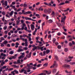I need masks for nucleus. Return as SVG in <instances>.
Masks as SVG:
<instances>
[{"mask_svg":"<svg viewBox=\"0 0 75 75\" xmlns=\"http://www.w3.org/2000/svg\"><path fill=\"white\" fill-rule=\"evenodd\" d=\"M43 56H45L46 55V52L45 51L43 52Z\"/></svg>","mask_w":75,"mask_h":75,"instance_id":"nucleus-30","label":"nucleus"},{"mask_svg":"<svg viewBox=\"0 0 75 75\" xmlns=\"http://www.w3.org/2000/svg\"><path fill=\"white\" fill-rule=\"evenodd\" d=\"M1 47H4V44H3V43H1Z\"/></svg>","mask_w":75,"mask_h":75,"instance_id":"nucleus-61","label":"nucleus"},{"mask_svg":"<svg viewBox=\"0 0 75 75\" xmlns=\"http://www.w3.org/2000/svg\"><path fill=\"white\" fill-rule=\"evenodd\" d=\"M37 28H35V30L33 33V35H35V33L37 32Z\"/></svg>","mask_w":75,"mask_h":75,"instance_id":"nucleus-16","label":"nucleus"},{"mask_svg":"<svg viewBox=\"0 0 75 75\" xmlns=\"http://www.w3.org/2000/svg\"><path fill=\"white\" fill-rule=\"evenodd\" d=\"M51 16H52V17H54V16H55V13L54 11H52V12L51 14Z\"/></svg>","mask_w":75,"mask_h":75,"instance_id":"nucleus-15","label":"nucleus"},{"mask_svg":"<svg viewBox=\"0 0 75 75\" xmlns=\"http://www.w3.org/2000/svg\"><path fill=\"white\" fill-rule=\"evenodd\" d=\"M70 65H74V64H75V63L74 62H70Z\"/></svg>","mask_w":75,"mask_h":75,"instance_id":"nucleus-39","label":"nucleus"},{"mask_svg":"<svg viewBox=\"0 0 75 75\" xmlns=\"http://www.w3.org/2000/svg\"><path fill=\"white\" fill-rule=\"evenodd\" d=\"M4 44L5 45H6V44H7L8 43V42L7 40H5L3 42Z\"/></svg>","mask_w":75,"mask_h":75,"instance_id":"nucleus-21","label":"nucleus"},{"mask_svg":"<svg viewBox=\"0 0 75 75\" xmlns=\"http://www.w3.org/2000/svg\"><path fill=\"white\" fill-rule=\"evenodd\" d=\"M56 71H57V69H54L53 70L52 73H53V74H55V73H56Z\"/></svg>","mask_w":75,"mask_h":75,"instance_id":"nucleus-23","label":"nucleus"},{"mask_svg":"<svg viewBox=\"0 0 75 75\" xmlns=\"http://www.w3.org/2000/svg\"><path fill=\"white\" fill-rule=\"evenodd\" d=\"M72 36L70 35H68L67 36V38H70L69 39V41H71L72 40H73V39L72 38Z\"/></svg>","mask_w":75,"mask_h":75,"instance_id":"nucleus-9","label":"nucleus"},{"mask_svg":"<svg viewBox=\"0 0 75 75\" xmlns=\"http://www.w3.org/2000/svg\"><path fill=\"white\" fill-rule=\"evenodd\" d=\"M7 4H8V2L7 1H5L4 3H3L2 4V5L3 6H4L5 5V6H7Z\"/></svg>","mask_w":75,"mask_h":75,"instance_id":"nucleus-12","label":"nucleus"},{"mask_svg":"<svg viewBox=\"0 0 75 75\" xmlns=\"http://www.w3.org/2000/svg\"><path fill=\"white\" fill-rule=\"evenodd\" d=\"M56 41V39L55 38H54L52 40V42H53V43H54Z\"/></svg>","mask_w":75,"mask_h":75,"instance_id":"nucleus-35","label":"nucleus"},{"mask_svg":"<svg viewBox=\"0 0 75 75\" xmlns=\"http://www.w3.org/2000/svg\"><path fill=\"white\" fill-rule=\"evenodd\" d=\"M68 51V48H66L64 49L65 52H67Z\"/></svg>","mask_w":75,"mask_h":75,"instance_id":"nucleus-53","label":"nucleus"},{"mask_svg":"<svg viewBox=\"0 0 75 75\" xmlns=\"http://www.w3.org/2000/svg\"><path fill=\"white\" fill-rule=\"evenodd\" d=\"M24 72V74H27V70H25L24 69H22L21 71H20V73H22Z\"/></svg>","mask_w":75,"mask_h":75,"instance_id":"nucleus-6","label":"nucleus"},{"mask_svg":"<svg viewBox=\"0 0 75 75\" xmlns=\"http://www.w3.org/2000/svg\"><path fill=\"white\" fill-rule=\"evenodd\" d=\"M57 48L58 49H61V45H58L57 46Z\"/></svg>","mask_w":75,"mask_h":75,"instance_id":"nucleus-43","label":"nucleus"},{"mask_svg":"<svg viewBox=\"0 0 75 75\" xmlns=\"http://www.w3.org/2000/svg\"><path fill=\"white\" fill-rule=\"evenodd\" d=\"M30 27L31 30H32V31H33V30H34V28H35V26L34 25L31 24L30 25Z\"/></svg>","mask_w":75,"mask_h":75,"instance_id":"nucleus-11","label":"nucleus"},{"mask_svg":"<svg viewBox=\"0 0 75 75\" xmlns=\"http://www.w3.org/2000/svg\"><path fill=\"white\" fill-rule=\"evenodd\" d=\"M48 66V63H46L44 64V67H46Z\"/></svg>","mask_w":75,"mask_h":75,"instance_id":"nucleus-31","label":"nucleus"},{"mask_svg":"<svg viewBox=\"0 0 75 75\" xmlns=\"http://www.w3.org/2000/svg\"><path fill=\"white\" fill-rule=\"evenodd\" d=\"M63 67H64V68H67L68 69L71 68V67L70 66V65L67 64H64L63 66Z\"/></svg>","mask_w":75,"mask_h":75,"instance_id":"nucleus-7","label":"nucleus"},{"mask_svg":"<svg viewBox=\"0 0 75 75\" xmlns=\"http://www.w3.org/2000/svg\"><path fill=\"white\" fill-rule=\"evenodd\" d=\"M24 51V50L23 49H22L19 48L18 50L17 51L18 52H22Z\"/></svg>","mask_w":75,"mask_h":75,"instance_id":"nucleus-14","label":"nucleus"},{"mask_svg":"<svg viewBox=\"0 0 75 75\" xmlns=\"http://www.w3.org/2000/svg\"><path fill=\"white\" fill-rule=\"evenodd\" d=\"M25 47H27V46H28V44H28V42H25Z\"/></svg>","mask_w":75,"mask_h":75,"instance_id":"nucleus-50","label":"nucleus"},{"mask_svg":"<svg viewBox=\"0 0 75 75\" xmlns=\"http://www.w3.org/2000/svg\"><path fill=\"white\" fill-rule=\"evenodd\" d=\"M57 35L60 36L61 35V33H60V32H58L57 34Z\"/></svg>","mask_w":75,"mask_h":75,"instance_id":"nucleus-58","label":"nucleus"},{"mask_svg":"<svg viewBox=\"0 0 75 75\" xmlns=\"http://www.w3.org/2000/svg\"><path fill=\"white\" fill-rule=\"evenodd\" d=\"M51 11H52V9L51 8H50L47 9V13L48 14H50L51 13Z\"/></svg>","mask_w":75,"mask_h":75,"instance_id":"nucleus-10","label":"nucleus"},{"mask_svg":"<svg viewBox=\"0 0 75 75\" xmlns=\"http://www.w3.org/2000/svg\"><path fill=\"white\" fill-rule=\"evenodd\" d=\"M69 47H71L72 45V44L71 42H69Z\"/></svg>","mask_w":75,"mask_h":75,"instance_id":"nucleus-44","label":"nucleus"},{"mask_svg":"<svg viewBox=\"0 0 75 75\" xmlns=\"http://www.w3.org/2000/svg\"><path fill=\"white\" fill-rule=\"evenodd\" d=\"M25 18L26 20H31V18H28V17H25Z\"/></svg>","mask_w":75,"mask_h":75,"instance_id":"nucleus-17","label":"nucleus"},{"mask_svg":"<svg viewBox=\"0 0 75 75\" xmlns=\"http://www.w3.org/2000/svg\"><path fill=\"white\" fill-rule=\"evenodd\" d=\"M27 37V38H28V37H29V36H27L25 34L23 35V37Z\"/></svg>","mask_w":75,"mask_h":75,"instance_id":"nucleus-32","label":"nucleus"},{"mask_svg":"<svg viewBox=\"0 0 75 75\" xmlns=\"http://www.w3.org/2000/svg\"><path fill=\"white\" fill-rule=\"evenodd\" d=\"M21 11V8H19L16 11H17V12H18V11Z\"/></svg>","mask_w":75,"mask_h":75,"instance_id":"nucleus-60","label":"nucleus"},{"mask_svg":"<svg viewBox=\"0 0 75 75\" xmlns=\"http://www.w3.org/2000/svg\"><path fill=\"white\" fill-rule=\"evenodd\" d=\"M64 4H65L64 3H62L59 4L60 6H62V5H64Z\"/></svg>","mask_w":75,"mask_h":75,"instance_id":"nucleus-55","label":"nucleus"},{"mask_svg":"<svg viewBox=\"0 0 75 75\" xmlns=\"http://www.w3.org/2000/svg\"><path fill=\"white\" fill-rule=\"evenodd\" d=\"M14 53V52L13 51H10L9 52L10 54H13Z\"/></svg>","mask_w":75,"mask_h":75,"instance_id":"nucleus-34","label":"nucleus"},{"mask_svg":"<svg viewBox=\"0 0 75 75\" xmlns=\"http://www.w3.org/2000/svg\"><path fill=\"white\" fill-rule=\"evenodd\" d=\"M4 25H6L8 23L7 21V20H5V21H4Z\"/></svg>","mask_w":75,"mask_h":75,"instance_id":"nucleus-22","label":"nucleus"},{"mask_svg":"<svg viewBox=\"0 0 75 75\" xmlns=\"http://www.w3.org/2000/svg\"><path fill=\"white\" fill-rule=\"evenodd\" d=\"M54 57L55 59H56V60H58V56H55Z\"/></svg>","mask_w":75,"mask_h":75,"instance_id":"nucleus-45","label":"nucleus"},{"mask_svg":"<svg viewBox=\"0 0 75 75\" xmlns=\"http://www.w3.org/2000/svg\"><path fill=\"white\" fill-rule=\"evenodd\" d=\"M70 3V2L68 1L67 0L66 1H65V3H66V4H67L68 3Z\"/></svg>","mask_w":75,"mask_h":75,"instance_id":"nucleus-49","label":"nucleus"},{"mask_svg":"<svg viewBox=\"0 0 75 75\" xmlns=\"http://www.w3.org/2000/svg\"><path fill=\"white\" fill-rule=\"evenodd\" d=\"M50 50H47L46 51V53L47 54H48L49 53H50Z\"/></svg>","mask_w":75,"mask_h":75,"instance_id":"nucleus-25","label":"nucleus"},{"mask_svg":"<svg viewBox=\"0 0 75 75\" xmlns=\"http://www.w3.org/2000/svg\"><path fill=\"white\" fill-rule=\"evenodd\" d=\"M39 55H40V56H42V57H43V54H42V52H41L40 53Z\"/></svg>","mask_w":75,"mask_h":75,"instance_id":"nucleus-51","label":"nucleus"},{"mask_svg":"<svg viewBox=\"0 0 75 75\" xmlns=\"http://www.w3.org/2000/svg\"><path fill=\"white\" fill-rule=\"evenodd\" d=\"M24 53H23L22 54V55H21V56L23 57V58H24V57H25V56H24Z\"/></svg>","mask_w":75,"mask_h":75,"instance_id":"nucleus-52","label":"nucleus"},{"mask_svg":"<svg viewBox=\"0 0 75 75\" xmlns=\"http://www.w3.org/2000/svg\"><path fill=\"white\" fill-rule=\"evenodd\" d=\"M42 8V7H40L38 9V10H39V11H43V10H44V9H43V8Z\"/></svg>","mask_w":75,"mask_h":75,"instance_id":"nucleus-19","label":"nucleus"},{"mask_svg":"<svg viewBox=\"0 0 75 75\" xmlns=\"http://www.w3.org/2000/svg\"><path fill=\"white\" fill-rule=\"evenodd\" d=\"M2 14L4 16H5V14H6V13H5L4 12V11H3L2 12Z\"/></svg>","mask_w":75,"mask_h":75,"instance_id":"nucleus-46","label":"nucleus"},{"mask_svg":"<svg viewBox=\"0 0 75 75\" xmlns=\"http://www.w3.org/2000/svg\"><path fill=\"white\" fill-rule=\"evenodd\" d=\"M28 68H27V69H32V67L33 66V64L32 63H30L29 64H28L27 65Z\"/></svg>","mask_w":75,"mask_h":75,"instance_id":"nucleus-5","label":"nucleus"},{"mask_svg":"<svg viewBox=\"0 0 75 75\" xmlns=\"http://www.w3.org/2000/svg\"><path fill=\"white\" fill-rule=\"evenodd\" d=\"M27 4H24L23 5V7L24 8H25V7H27Z\"/></svg>","mask_w":75,"mask_h":75,"instance_id":"nucleus-41","label":"nucleus"},{"mask_svg":"<svg viewBox=\"0 0 75 75\" xmlns=\"http://www.w3.org/2000/svg\"><path fill=\"white\" fill-rule=\"evenodd\" d=\"M14 13V11H12L10 13H9V16H13V14Z\"/></svg>","mask_w":75,"mask_h":75,"instance_id":"nucleus-18","label":"nucleus"},{"mask_svg":"<svg viewBox=\"0 0 75 75\" xmlns=\"http://www.w3.org/2000/svg\"><path fill=\"white\" fill-rule=\"evenodd\" d=\"M38 75H46V74H45V73H41L40 74Z\"/></svg>","mask_w":75,"mask_h":75,"instance_id":"nucleus-27","label":"nucleus"},{"mask_svg":"<svg viewBox=\"0 0 75 75\" xmlns=\"http://www.w3.org/2000/svg\"><path fill=\"white\" fill-rule=\"evenodd\" d=\"M1 56H4V57H6V54H3V53H2L1 54Z\"/></svg>","mask_w":75,"mask_h":75,"instance_id":"nucleus-26","label":"nucleus"},{"mask_svg":"<svg viewBox=\"0 0 75 75\" xmlns=\"http://www.w3.org/2000/svg\"><path fill=\"white\" fill-rule=\"evenodd\" d=\"M12 59H15V58H16V57L14 56H13L12 57Z\"/></svg>","mask_w":75,"mask_h":75,"instance_id":"nucleus-64","label":"nucleus"},{"mask_svg":"<svg viewBox=\"0 0 75 75\" xmlns=\"http://www.w3.org/2000/svg\"><path fill=\"white\" fill-rule=\"evenodd\" d=\"M7 26L6 25H5L4 27L3 28V29L4 30H6L7 29Z\"/></svg>","mask_w":75,"mask_h":75,"instance_id":"nucleus-24","label":"nucleus"},{"mask_svg":"<svg viewBox=\"0 0 75 75\" xmlns=\"http://www.w3.org/2000/svg\"><path fill=\"white\" fill-rule=\"evenodd\" d=\"M18 58H19V59H22V58H23V57L21 55L18 57Z\"/></svg>","mask_w":75,"mask_h":75,"instance_id":"nucleus-42","label":"nucleus"},{"mask_svg":"<svg viewBox=\"0 0 75 75\" xmlns=\"http://www.w3.org/2000/svg\"><path fill=\"white\" fill-rule=\"evenodd\" d=\"M40 4V3L38 2L36 4V6H38V5H39V4Z\"/></svg>","mask_w":75,"mask_h":75,"instance_id":"nucleus-62","label":"nucleus"},{"mask_svg":"<svg viewBox=\"0 0 75 75\" xmlns=\"http://www.w3.org/2000/svg\"><path fill=\"white\" fill-rule=\"evenodd\" d=\"M66 18L67 17L66 16H65L64 18H63V17H62L61 22V23H63V30L65 29V26H64V25H65V18Z\"/></svg>","mask_w":75,"mask_h":75,"instance_id":"nucleus-1","label":"nucleus"},{"mask_svg":"<svg viewBox=\"0 0 75 75\" xmlns=\"http://www.w3.org/2000/svg\"><path fill=\"white\" fill-rule=\"evenodd\" d=\"M57 65H58V64L57 63V62L54 61L53 65L50 67V68H57Z\"/></svg>","mask_w":75,"mask_h":75,"instance_id":"nucleus-4","label":"nucleus"},{"mask_svg":"<svg viewBox=\"0 0 75 75\" xmlns=\"http://www.w3.org/2000/svg\"><path fill=\"white\" fill-rule=\"evenodd\" d=\"M17 63H18V64H20V59H19L17 60Z\"/></svg>","mask_w":75,"mask_h":75,"instance_id":"nucleus-40","label":"nucleus"},{"mask_svg":"<svg viewBox=\"0 0 75 75\" xmlns=\"http://www.w3.org/2000/svg\"><path fill=\"white\" fill-rule=\"evenodd\" d=\"M14 19L15 20H17V16L15 15H14Z\"/></svg>","mask_w":75,"mask_h":75,"instance_id":"nucleus-37","label":"nucleus"},{"mask_svg":"<svg viewBox=\"0 0 75 75\" xmlns=\"http://www.w3.org/2000/svg\"><path fill=\"white\" fill-rule=\"evenodd\" d=\"M44 72H46V73L47 74V75H50L51 73V71L50 73H49L48 71H45Z\"/></svg>","mask_w":75,"mask_h":75,"instance_id":"nucleus-20","label":"nucleus"},{"mask_svg":"<svg viewBox=\"0 0 75 75\" xmlns=\"http://www.w3.org/2000/svg\"><path fill=\"white\" fill-rule=\"evenodd\" d=\"M7 68V66H4L2 67V69H5Z\"/></svg>","mask_w":75,"mask_h":75,"instance_id":"nucleus-48","label":"nucleus"},{"mask_svg":"<svg viewBox=\"0 0 75 75\" xmlns=\"http://www.w3.org/2000/svg\"><path fill=\"white\" fill-rule=\"evenodd\" d=\"M43 47H42L40 48V50L41 51H42L44 50V49H43Z\"/></svg>","mask_w":75,"mask_h":75,"instance_id":"nucleus-63","label":"nucleus"},{"mask_svg":"<svg viewBox=\"0 0 75 75\" xmlns=\"http://www.w3.org/2000/svg\"><path fill=\"white\" fill-rule=\"evenodd\" d=\"M23 49L25 50H28V47H25L23 48Z\"/></svg>","mask_w":75,"mask_h":75,"instance_id":"nucleus-54","label":"nucleus"},{"mask_svg":"<svg viewBox=\"0 0 75 75\" xmlns=\"http://www.w3.org/2000/svg\"><path fill=\"white\" fill-rule=\"evenodd\" d=\"M22 13H23V14H31L32 13V12L31 11H28L27 12H25V11L24 10H22Z\"/></svg>","mask_w":75,"mask_h":75,"instance_id":"nucleus-3","label":"nucleus"},{"mask_svg":"<svg viewBox=\"0 0 75 75\" xmlns=\"http://www.w3.org/2000/svg\"><path fill=\"white\" fill-rule=\"evenodd\" d=\"M12 70H13V68H11L8 69L9 71H12Z\"/></svg>","mask_w":75,"mask_h":75,"instance_id":"nucleus-57","label":"nucleus"},{"mask_svg":"<svg viewBox=\"0 0 75 75\" xmlns=\"http://www.w3.org/2000/svg\"><path fill=\"white\" fill-rule=\"evenodd\" d=\"M44 12L45 13H47V9H45L44 10Z\"/></svg>","mask_w":75,"mask_h":75,"instance_id":"nucleus-33","label":"nucleus"},{"mask_svg":"<svg viewBox=\"0 0 75 75\" xmlns=\"http://www.w3.org/2000/svg\"><path fill=\"white\" fill-rule=\"evenodd\" d=\"M0 40H2V41H4V40H5V39H4V38L3 37H1L0 38Z\"/></svg>","mask_w":75,"mask_h":75,"instance_id":"nucleus-36","label":"nucleus"},{"mask_svg":"<svg viewBox=\"0 0 75 75\" xmlns=\"http://www.w3.org/2000/svg\"><path fill=\"white\" fill-rule=\"evenodd\" d=\"M54 43L55 44V45H58V44H59V43H58V42H55Z\"/></svg>","mask_w":75,"mask_h":75,"instance_id":"nucleus-56","label":"nucleus"},{"mask_svg":"<svg viewBox=\"0 0 75 75\" xmlns=\"http://www.w3.org/2000/svg\"><path fill=\"white\" fill-rule=\"evenodd\" d=\"M68 58L69 59H72L74 57H73L69 56Z\"/></svg>","mask_w":75,"mask_h":75,"instance_id":"nucleus-59","label":"nucleus"},{"mask_svg":"<svg viewBox=\"0 0 75 75\" xmlns=\"http://www.w3.org/2000/svg\"><path fill=\"white\" fill-rule=\"evenodd\" d=\"M7 6L5 8V10H7L8 8H10V6L9 5L8 6L7 5V6Z\"/></svg>","mask_w":75,"mask_h":75,"instance_id":"nucleus-29","label":"nucleus"},{"mask_svg":"<svg viewBox=\"0 0 75 75\" xmlns=\"http://www.w3.org/2000/svg\"><path fill=\"white\" fill-rule=\"evenodd\" d=\"M20 21H16V25H18V24H19V23H20Z\"/></svg>","mask_w":75,"mask_h":75,"instance_id":"nucleus-38","label":"nucleus"},{"mask_svg":"<svg viewBox=\"0 0 75 75\" xmlns=\"http://www.w3.org/2000/svg\"><path fill=\"white\" fill-rule=\"evenodd\" d=\"M53 21L52 20H50L49 21V23H52Z\"/></svg>","mask_w":75,"mask_h":75,"instance_id":"nucleus-47","label":"nucleus"},{"mask_svg":"<svg viewBox=\"0 0 75 75\" xmlns=\"http://www.w3.org/2000/svg\"><path fill=\"white\" fill-rule=\"evenodd\" d=\"M37 47H34L32 49L33 51H34L35 50H37Z\"/></svg>","mask_w":75,"mask_h":75,"instance_id":"nucleus-28","label":"nucleus"},{"mask_svg":"<svg viewBox=\"0 0 75 75\" xmlns=\"http://www.w3.org/2000/svg\"><path fill=\"white\" fill-rule=\"evenodd\" d=\"M44 4L45 5H47L48 6H49V7H51V6H52V7H56V4H54L52 5L51 3L48 4L46 2H44Z\"/></svg>","mask_w":75,"mask_h":75,"instance_id":"nucleus-2","label":"nucleus"},{"mask_svg":"<svg viewBox=\"0 0 75 75\" xmlns=\"http://www.w3.org/2000/svg\"><path fill=\"white\" fill-rule=\"evenodd\" d=\"M31 54H32V52H30L29 54L26 55V57L28 58H30L31 56Z\"/></svg>","mask_w":75,"mask_h":75,"instance_id":"nucleus-8","label":"nucleus"},{"mask_svg":"<svg viewBox=\"0 0 75 75\" xmlns=\"http://www.w3.org/2000/svg\"><path fill=\"white\" fill-rule=\"evenodd\" d=\"M12 67H13V68H19V66L18 65L17 66L16 65H12Z\"/></svg>","mask_w":75,"mask_h":75,"instance_id":"nucleus-13","label":"nucleus"}]
</instances>
